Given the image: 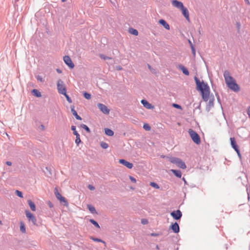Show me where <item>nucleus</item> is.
<instances>
[{
	"label": "nucleus",
	"instance_id": "1",
	"mask_svg": "<svg viewBox=\"0 0 250 250\" xmlns=\"http://www.w3.org/2000/svg\"><path fill=\"white\" fill-rule=\"evenodd\" d=\"M195 80L198 89L201 92L203 99L204 101L207 102L209 99L210 93L209 86L204 82H201L196 77H195Z\"/></svg>",
	"mask_w": 250,
	"mask_h": 250
},
{
	"label": "nucleus",
	"instance_id": "2",
	"mask_svg": "<svg viewBox=\"0 0 250 250\" xmlns=\"http://www.w3.org/2000/svg\"><path fill=\"white\" fill-rule=\"evenodd\" d=\"M224 77L225 82L229 88L231 90L237 92L239 90L240 88L238 84L236 83L235 80L230 75L229 72L226 70L224 73Z\"/></svg>",
	"mask_w": 250,
	"mask_h": 250
},
{
	"label": "nucleus",
	"instance_id": "3",
	"mask_svg": "<svg viewBox=\"0 0 250 250\" xmlns=\"http://www.w3.org/2000/svg\"><path fill=\"white\" fill-rule=\"evenodd\" d=\"M170 161L171 163L176 164L179 167L181 168L186 169L187 167L185 163L179 158L172 157L170 159Z\"/></svg>",
	"mask_w": 250,
	"mask_h": 250
},
{
	"label": "nucleus",
	"instance_id": "4",
	"mask_svg": "<svg viewBox=\"0 0 250 250\" xmlns=\"http://www.w3.org/2000/svg\"><path fill=\"white\" fill-rule=\"evenodd\" d=\"M188 133L191 138L192 141L196 144H199L201 142V140L199 135L194 130L191 129L188 130Z\"/></svg>",
	"mask_w": 250,
	"mask_h": 250
},
{
	"label": "nucleus",
	"instance_id": "5",
	"mask_svg": "<svg viewBox=\"0 0 250 250\" xmlns=\"http://www.w3.org/2000/svg\"><path fill=\"white\" fill-rule=\"evenodd\" d=\"M57 89L59 93L61 94H65L66 92V87L63 82L61 80H59L57 82Z\"/></svg>",
	"mask_w": 250,
	"mask_h": 250
},
{
	"label": "nucleus",
	"instance_id": "6",
	"mask_svg": "<svg viewBox=\"0 0 250 250\" xmlns=\"http://www.w3.org/2000/svg\"><path fill=\"white\" fill-rule=\"evenodd\" d=\"M55 194L56 198L60 201V202H62L64 203V206L66 207L68 206V203L66 199L61 195V194L59 192L57 188H55Z\"/></svg>",
	"mask_w": 250,
	"mask_h": 250
},
{
	"label": "nucleus",
	"instance_id": "7",
	"mask_svg": "<svg viewBox=\"0 0 250 250\" xmlns=\"http://www.w3.org/2000/svg\"><path fill=\"white\" fill-rule=\"evenodd\" d=\"M26 217L29 222H31L34 225H37V219L35 216L31 213L28 210L25 211Z\"/></svg>",
	"mask_w": 250,
	"mask_h": 250
},
{
	"label": "nucleus",
	"instance_id": "8",
	"mask_svg": "<svg viewBox=\"0 0 250 250\" xmlns=\"http://www.w3.org/2000/svg\"><path fill=\"white\" fill-rule=\"evenodd\" d=\"M63 61L65 64L67 65L70 68L72 69L74 67L75 65L71 58L68 56H65L63 57Z\"/></svg>",
	"mask_w": 250,
	"mask_h": 250
},
{
	"label": "nucleus",
	"instance_id": "9",
	"mask_svg": "<svg viewBox=\"0 0 250 250\" xmlns=\"http://www.w3.org/2000/svg\"><path fill=\"white\" fill-rule=\"evenodd\" d=\"M170 215L174 219L179 220L181 218L182 214L180 210H177L171 212Z\"/></svg>",
	"mask_w": 250,
	"mask_h": 250
},
{
	"label": "nucleus",
	"instance_id": "10",
	"mask_svg": "<svg viewBox=\"0 0 250 250\" xmlns=\"http://www.w3.org/2000/svg\"><path fill=\"white\" fill-rule=\"evenodd\" d=\"M98 107L100 109V110L104 114H108L109 113V109L107 108V107L103 104H98Z\"/></svg>",
	"mask_w": 250,
	"mask_h": 250
},
{
	"label": "nucleus",
	"instance_id": "11",
	"mask_svg": "<svg viewBox=\"0 0 250 250\" xmlns=\"http://www.w3.org/2000/svg\"><path fill=\"white\" fill-rule=\"evenodd\" d=\"M172 4L173 6L180 9H182L184 7L183 3L181 1H178L177 0H173L172 1Z\"/></svg>",
	"mask_w": 250,
	"mask_h": 250
},
{
	"label": "nucleus",
	"instance_id": "12",
	"mask_svg": "<svg viewBox=\"0 0 250 250\" xmlns=\"http://www.w3.org/2000/svg\"><path fill=\"white\" fill-rule=\"evenodd\" d=\"M119 163L129 169H131L133 167V164L132 163L128 162L124 159H120L119 160Z\"/></svg>",
	"mask_w": 250,
	"mask_h": 250
},
{
	"label": "nucleus",
	"instance_id": "13",
	"mask_svg": "<svg viewBox=\"0 0 250 250\" xmlns=\"http://www.w3.org/2000/svg\"><path fill=\"white\" fill-rule=\"evenodd\" d=\"M141 103L147 109H150L154 108V106L145 100H141Z\"/></svg>",
	"mask_w": 250,
	"mask_h": 250
},
{
	"label": "nucleus",
	"instance_id": "14",
	"mask_svg": "<svg viewBox=\"0 0 250 250\" xmlns=\"http://www.w3.org/2000/svg\"><path fill=\"white\" fill-rule=\"evenodd\" d=\"M170 228L174 233H178L179 231V227L177 223L172 224Z\"/></svg>",
	"mask_w": 250,
	"mask_h": 250
},
{
	"label": "nucleus",
	"instance_id": "15",
	"mask_svg": "<svg viewBox=\"0 0 250 250\" xmlns=\"http://www.w3.org/2000/svg\"><path fill=\"white\" fill-rule=\"evenodd\" d=\"M181 10L182 11V14H183L184 17L186 18V19L188 21H189V12H188V10L184 7Z\"/></svg>",
	"mask_w": 250,
	"mask_h": 250
},
{
	"label": "nucleus",
	"instance_id": "16",
	"mask_svg": "<svg viewBox=\"0 0 250 250\" xmlns=\"http://www.w3.org/2000/svg\"><path fill=\"white\" fill-rule=\"evenodd\" d=\"M159 23L163 25L166 29L169 30L170 27L169 24L163 19L159 21Z\"/></svg>",
	"mask_w": 250,
	"mask_h": 250
},
{
	"label": "nucleus",
	"instance_id": "17",
	"mask_svg": "<svg viewBox=\"0 0 250 250\" xmlns=\"http://www.w3.org/2000/svg\"><path fill=\"white\" fill-rule=\"evenodd\" d=\"M230 144H231V146L234 150H236L239 148L238 146L237 145V144L236 143L235 140L234 138H230Z\"/></svg>",
	"mask_w": 250,
	"mask_h": 250
},
{
	"label": "nucleus",
	"instance_id": "18",
	"mask_svg": "<svg viewBox=\"0 0 250 250\" xmlns=\"http://www.w3.org/2000/svg\"><path fill=\"white\" fill-rule=\"evenodd\" d=\"M71 112H72V114L75 117V118L77 120H82L81 117L79 115H78L76 111L75 110L74 106H73L71 107Z\"/></svg>",
	"mask_w": 250,
	"mask_h": 250
},
{
	"label": "nucleus",
	"instance_id": "19",
	"mask_svg": "<svg viewBox=\"0 0 250 250\" xmlns=\"http://www.w3.org/2000/svg\"><path fill=\"white\" fill-rule=\"evenodd\" d=\"M28 203L32 211H35L36 210V206L35 204L31 200H28Z\"/></svg>",
	"mask_w": 250,
	"mask_h": 250
},
{
	"label": "nucleus",
	"instance_id": "20",
	"mask_svg": "<svg viewBox=\"0 0 250 250\" xmlns=\"http://www.w3.org/2000/svg\"><path fill=\"white\" fill-rule=\"evenodd\" d=\"M171 172L177 177L181 178L182 173L180 171L178 170L171 169Z\"/></svg>",
	"mask_w": 250,
	"mask_h": 250
},
{
	"label": "nucleus",
	"instance_id": "21",
	"mask_svg": "<svg viewBox=\"0 0 250 250\" xmlns=\"http://www.w3.org/2000/svg\"><path fill=\"white\" fill-rule=\"evenodd\" d=\"M32 94L37 97H41L42 96L41 93L37 89H34L32 91Z\"/></svg>",
	"mask_w": 250,
	"mask_h": 250
},
{
	"label": "nucleus",
	"instance_id": "22",
	"mask_svg": "<svg viewBox=\"0 0 250 250\" xmlns=\"http://www.w3.org/2000/svg\"><path fill=\"white\" fill-rule=\"evenodd\" d=\"M105 133L109 136H112L114 135V132L109 128H105Z\"/></svg>",
	"mask_w": 250,
	"mask_h": 250
},
{
	"label": "nucleus",
	"instance_id": "23",
	"mask_svg": "<svg viewBox=\"0 0 250 250\" xmlns=\"http://www.w3.org/2000/svg\"><path fill=\"white\" fill-rule=\"evenodd\" d=\"M20 230L22 233H25V232H26L25 225H24V222L22 221H21L20 222Z\"/></svg>",
	"mask_w": 250,
	"mask_h": 250
},
{
	"label": "nucleus",
	"instance_id": "24",
	"mask_svg": "<svg viewBox=\"0 0 250 250\" xmlns=\"http://www.w3.org/2000/svg\"><path fill=\"white\" fill-rule=\"evenodd\" d=\"M180 68L185 75L187 76L189 75V72L185 67H184V66H181L180 67Z\"/></svg>",
	"mask_w": 250,
	"mask_h": 250
},
{
	"label": "nucleus",
	"instance_id": "25",
	"mask_svg": "<svg viewBox=\"0 0 250 250\" xmlns=\"http://www.w3.org/2000/svg\"><path fill=\"white\" fill-rule=\"evenodd\" d=\"M129 33L132 35L137 36L138 35V32L136 29L131 28L129 30Z\"/></svg>",
	"mask_w": 250,
	"mask_h": 250
},
{
	"label": "nucleus",
	"instance_id": "26",
	"mask_svg": "<svg viewBox=\"0 0 250 250\" xmlns=\"http://www.w3.org/2000/svg\"><path fill=\"white\" fill-rule=\"evenodd\" d=\"M214 98H212L211 99H209L208 103V106L209 108H210L213 106V103H214Z\"/></svg>",
	"mask_w": 250,
	"mask_h": 250
},
{
	"label": "nucleus",
	"instance_id": "27",
	"mask_svg": "<svg viewBox=\"0 0 250 250\" xmlns=\"http://www.w3.org/2000/svg\"><path fill=\"white\" fill-rule=\"evenodd\" d=\"M143 128L146 131H149L151 129V127L148 124H144Z\"/></svg>",
	"mask_w": 250,
	"mask_h": 250
},
{
	"label": "nucleus",
	"instance_id": "28",
	"mask_svg": "<svg viewBox=\"0 0 250 250\" xmlns=\"http://www.w3.org/2000/svg\"><path fill=\"white\" fill-rule=\"evenodd\" d=\"M89 221L93 224L96 227H97V228H100V226L99 225L98 223L95 221V220H94L93 219H90L89 220Z\"/></svg>",
	"mask_w": 250,
	"mask_h": 250
},
{
	"label": "nucleus",
	"instance_id": "29",
	"mask_svg": "<svg viewBox=\"0 0 250 250\" xmlns=\"http://www.w3.org/2000/svg\"><path fill=\"white\" fill-rule=\"evenodd\" d=\"M90 239L95 242H102L104 244H105L104 241H103L102 240H101L100 239L94 238L93 237H90Z\"/></svg>",
	"mask_w": 250,
	"mask_h": 250
},
{
	"label": "nucleus",
	"instance_id": "30",
	"mask_svg": "<svg viewBox=\"0 0 250 250\" xmlns=\"http://www.w3.org/2000/svg\"><path fill=\"white\" fill-rule=\"evenodd\" d=\"M87 207L90 211L92 213H94L96 212L95 208L93 206L90 205H88Z\"/></svg>",
	"mask_w": 250,
	"mask_h": 250
},
{
	"label": "nucleus",
	"instance_id": "31",
	"mask_svg": "<svg viewBox=\"0 0 250 250\" xmlns=\"http://www.w3.org/2000/svg\"><path fill=\"white\" fill-rule=\"evenodd\" d=\"M100 145L101 147L104 149H106L108 147V145L106 143L104 142H102Z\"/></svg>",
	"mask_w": 250,
	"mask_h": 250
},
{
	"label": "nucleus",
	"instance_id": "32",
	"mask_svg": "<svg viewBox=\"0 0 250 250\" xmlns=\"http://www.w3.org/2000/svg\"><path fill=\"white\" fill-rule=\"evenodd\" d=\"M75 136L76 137V139L75 140V143H76V144H77V145H78L81 142L80 135L78 134V135H75Z\"/></svg>",
	"mask_w": 250,
	"mask_h": 250
},
{
	"label": "nucleus",
	"instance_id": "33",
	"mask_svg": "<svg viewBox=\"0 0 250 250\" xmlns=\"http://www.w3.org/2000/svg\"><path fill=\"white\" fill-rule=\"evenodd\" d=\"M81 126L83 128L85 129L87 132L89 133L90 132V129L89 127L85 125H82Z\"/></svg>",
	"mask_w": 250,
	"mask_h": 250
},
{
	"label": "nucleus",
	"instance_id": "34",
	"mask_svg": "<svg viewBox=\"0 0 250 250\" xmlns=\"http://www.w3.org/2000/svg\"><path fill=\"white\" fill-rule=\"evenodd\" d=\"M150 185L151 187H153V188H155L156 189H159V186L156 183H155L154 182H150Z\"/></svg>",
	"mask_w": 250,
	"mask_h": 250
},
{
	"label": "nucleus",
	"instance_id": "35",
	"mask_svg": "<svg viewBox=\"0 0 250 250\" xmlns=\"http://www.w3.org/2000/svg\"><path fill=\"white\" fill-rule=\"evenodd\" d=\"M71 129L73 131V134L75 135H77L79 134V133H78V132L76 130L75 126L72 125V126H71Z\"/></svg>",
	"mask_w": 250,
	"mask_h": 250
},
{
	"label": "nucleus",
	"instance_id": "36",
	"mask_svg": "<svg viewBox=\"0 0 250 250\" xmlns=\"http://www.w3.org/2000/svg\"><path fill=\"white\" fill-rule=\"evenodd\" d=\"M83 96L86 99H90L91 98V95L88 93L84 92L83 94Z\"/></svg>",
	"mask_w": 250,
	"mask_h": 250
},
{
	"label": "nucleus",
	"instance_id": "37",
	"mask_svg": "<svg viewBox=\"0 0 250 250\" xmlns=\"http://www.w3.org/2000/svg\"><path fill=\"white\" fill-rule=\"evenodd\" d=\"M66 98L67 101L68 103H71L72 100L70 99V98L69 97V96L66 94V92L65 93V94H63Z\"/></svg>",
	"mask_w": 250,
	"mask_h": 250
},
{
	"label": "nucleus",
	"instance_id": "38",
	"mask_svg": "<svg viewBox=\"0 0 250 250\" xmlns=\"http://www.w3.org/2000/svg\"><path fill=\"white\" fill-rule=\"evenodd\" d=\"M100 57L101 58H102V59H103L104 60H107V59L110 60V59H111V58L108 57H106V56H104L103 54L100 55Z\"/></svg>",
	"mask_w": 250,
	"mask_h": 250
},
{
	"label": "nucleus",
	"instance_id": "39",
	"mask_svg": "<svg viewBox=\"0 0 250 250\" xmlns=\"http://www.w3.org/2000/svg\"><path fill=\"white\" fill-rule=\"evenodd\" d=\"M16 193L17 195L19 197H22V194L21 192V191H19V190H17L16 191Z\"/></svg>",
	"mask_w": 250,
	"mask_h": 250
},
{
	"label": "nucleus",
	"instance_id": "40",
	"mask_svg": "<svg viewBox=\"0 0 250 250\" xmlns=\"http://www.w3.org/2000/svg\"><path fill=\"white\" fill-rule=\"evenodd\" d=\"M141 222L143 224H147L148 223V221L146 219H143L141 220Z\"/></svg>",
	"mask_w": 250,
	"mask_h": 250
},
{
	"label": "nucleus",
	"instance_id": "41",
	"mask_svg": "<svg viewBox=\"0 0 250 250\" xmlns=\"http://www.w3.org/2000/svg\"><path fill=\"white\" fill-rule=\"evenodd\" d=\"M173 106L175 107V108H178V109H181V106L180 105L176 104H173Z\"/></svg>",
	"mask_w": 250,
	"mask_h": 250
},
{
	"label": "nucleus",
	"instance_id": "42",
	"mask_svg": "<svg viewBox=\"0 0 250 250\" xmlns=\"http://www.w3.org/2000/svg\"><path fill=\"white\" fill-rule=\"evenodd\" d=\"M130 180L133 183H135L136 182V180L135 178H134L133 177L130 176H129Z\"/></svg>",
	"mask_w": 250,
	"mask_h": 250
},
{
	"label": "nucleus",
	"instance_id": "43",
	"mask_svg": "<svg viewBox=\"0 0 250 250\" xmlns=\"http://www.w3.org/2000/svg\"><path fill=\"white\" fill-rule=\"evenodd\" d=\"M235 150V151H236V152H237V155H238V156H239V157L240 158H241V154H240V150H239V148H238V149H236V150Z\"/></svg>",
	"mask_w": 250,
	"mask_h": 250
},
{
	"label": "nucleus",
	"instance_id": "44",
	"mask_svg": "<svg viewBox=\"0 0 250 250\" xmlns=\"http://www.w3.org/2000/svg\"><path fill=\"white\" fill-rule=\"evenodd\" d=\"M37 79L38 81H40V82H42V77L41 76H38L37 77Z\"/></svg>",
	"mask_w": 250,
	"mask_h": 250
},
{
	"label": "nucleus",
	"instance_id": "45",
	"mask_svg": "<svg viewBox=\"0 0 250 250\" xmlns=\"http://www.w3.org/2000/svg\"><path fill=\"white\" fill-rule=\"evenodd\" d=\"M247 114L249 117V118H250V106H249L248 107V109H247Z\"/></svg>",
	"mask_w": 250,
	"mask_h": 250
},
{
	"label": "nucleus",
	"instance_id": "46",
	"mask_svg": "<svg viewBox=\"0 0 250 250\" xmlns=\"http://www.w3.org/2000/svg\"><path fill=\"white\" fill-rule=\"evenodd\" d=\"M88 188H89V189L90 190H94V189H95V188H94L93 186H91V185H89L88 186Z\"/></svg>",
	"mask_w": 250,
	"mask_h": 250
},
{
	"label": "nucleus",
	"instance_id": "47",
	"mask_svg": "<svg viewBox=\"0 0 250 250\" xmlns=\"http://www.w3.org/2000/svg\"><path fill=\"white\" fill-rule=\"evenodd\" d=\"M47 204L49 206L50 208H51L53 207V204H52V203L50 201H48L47 202Z\"/></svg>",
	"mask_w": 250,
	"mask_h": 250
},
{
	"label": "nucleus",
	"instance_id": "48",
	"mask_svg": "<svg viewBox=\"0 0 250 250\" xmlns=\"http://www.w3.org/2000/svg\"><path fill=\"white\" fill-rule=\"evenodd\" d=\"M151 235L152 236H157L159 235V234L157 233H152L151 234Z\"/></svg>",
	"mask_w": 250,
	"mask_h": 250
},
{
	"label": "nucleus",
	"instance_id": "49",
	"mask_svg": "<svg viewBox=\"0 0 250 250\" xmlns=\"http://www.w3.org/2000/svg\"><path fill=\"white\" fill-rule=\"evenodd\" d=\"M6 165H7L8 166H11V165H12L11 162H9V161H7L6 162Z\"/></svg>",
	"mask_w": 250,
	"mask_h": 250
},
{
	"label": "nucleus",
	"instance_id": "50",
	"mask_svg": "<svg viewBox=\"0 0 250 250\" xmlns=\"http://www.w3.org/2000/svg\"><path fill=\"white\" fill-rule=\"evenodd\" d=\"M245 1L246 2V3L247 4L250 5V2L249 0H245Z\"/></svg>",
	"mask_w": 250,
	"mask_h": 250
},
{
	"label": "nucleus",
	"instance_id": "51",
	"mask_svg": "<svg viewBox=\"0 0 250 250\" xmlns=\"http://www.w3.org/2000/svg\"><path fill=\"white\" fill-rule=\"evenodd\" d=\"M57 72L59 73H62V71L61 70L59 69H57L56 70Z\"/></svg>",
	"mask_w": 250,
	"mask_h": 250
},
{
	"label": "nucleus",
	"instance_id": "52",
	"mask_svg": "<svg viewBox=\"0 0 250 250\" xmlns=\"http://www.w3.org/2000/svg\"><path fill=\"white\" fill-rule=\"evenodd\" d=\"M192 52H193V54H195V51L193 47H192Z\"/></svg>",
	"mask_w": 250,
	"mask_h": 250
},
{
	"label": "nucleus",
	"instance_id": "53",
	"mask_svg": "<svg viewBox=\"0 0 250 250\" xmlns=\"http://www.w3.org/2000/svg\"><path fill=\"white\" fill-rule=\"evenodd\" d=\"M117 69L118 70H121L122 69V67L121 66H118L117 67Z\"/></svg>",
	"mask_w": 250,
	"mask_h": 250
},
{
	"label": "nucleus",
	"instance_id": "54",
	"mask_svg": "<svg viewBox=\"0 0 250 250\" xmlns=\"http://www.w3.org/2000/svg\"><path fill=\"white\" fill-rule=\"evenodd\" d=\"M62 2H64V1H65V0H62Z\"/></svg>",
	"mask_w": 250,
	"mask_h": 250
},
{
	"label": "nucleus",
	"instance_id": "55",
	"mask_svg": "<svg viewBox=\"0 0 250 250\" xmlns=\"http://www.w3.org/2000/svg\"><path fill=\"white\" fill-rule=\"evenodd\" d=\"M0 224H2V222H1V221H0Z\"/></svg>",
	"mask_w": 250,
	"mask_h": 250
}]
</instances>
